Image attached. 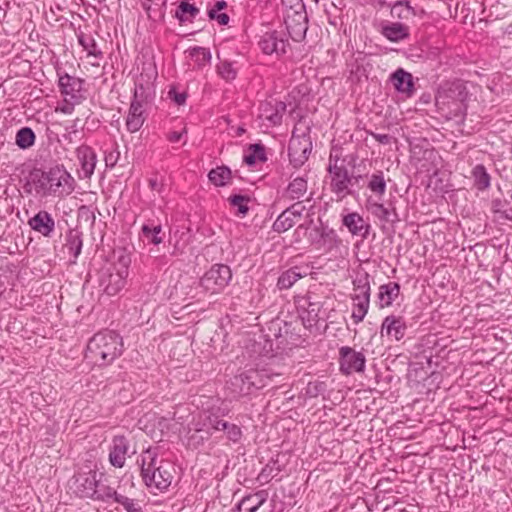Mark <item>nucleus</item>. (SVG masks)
<instances>
[{
	"label": "nucleus",
	"instance_id": "f257e3e1",
	"mask_svg": "<svg viewBox=\"0 0 512 512\" xmlns=\"http://www.w3.org/2000/svg\"><path fill=\"white\" fill-rule=\"evenodd\" d=\"M174 465L158 459L157 449L148 448L141 455V476L145 485L159 492L166 491L174 479Z\"/></svg>",
	"mask_w": 512,
	"mask_h": 512
},
{
	"label": "nucleus",
	"instance_id": "f03ea898",
	"mask_svg": "<svg viewBox=\"0 0 512 512\" xmlns=\"http://www.w3.org/2000/svg\"><path fill=\"white\" fill-rule=\"evenodd\" d=\"M123 352L122 337L111 330L96 333L88 342L86 357L95 364L104 366L112 363Z\"/></svg>",
	"mask_w": 512,
	"mask_h": 512
},
{
	"label": "nucleus",
	"instance_id": "7ed1b4c3",
	"mask_svg": "<svg viewBox=\"0 0 512 512\" xmlns=\"http://www.w3.org/2000/svg\"><path fill=\"white\" fill-rule=\"evenodd\" d=\"M128 268L129 262L122 258L101 270L100 286L107 295L114 296L124 288L129 273Z\"/></svg>",
	"mask_w": 512,
	"mask_h": 512
},
{
	"label": "nucleus",
	"instance_id": "20e7f679",
	"mask_svg": "<svg viewBox=\"0 0 512 512\" xmlns=\"http://www.w3.org/2000/svg\"><path fill=\"white\" fill-rule=\"evenodd\" d=\"M468 92L465 85L461 81L453 82L447 89L442 90L436 96V104L440 109H447L454 115L461 114L465 111Z\"/></svg>",
	"mask_w": 512,
	"mask_h": 512
},
{
	"label": "nucleus",
	"instance_id": "39448f33",
	"mask_svg": "<svg viewBox=\"0 0 512 512\" xmlns=\"http://www.w3.org/2000/svg\"><path fill=\"white\" fill-rule=\"evenodd\" d=\"M232 279L229 266L224 264L213 265L200 279L201 287L211 294L222 292Z\"/></svg>",
	"mask_w": 512,
	"mask_h": 512
},
{
	"label": "nucleus",
	"instance_id": "423d86ee",
	"mask_svg": "<svg viewBox=\"0 0 512 512\" xmlns=\"http://www.w3.org/2000/svg\"><path fill=\"white\" fill-rule=\"evenodd\" d=\"M265 386L261 374L253 369L235 375L229 382L228 388L235 397L248 395L253 389H260Z\"/></svg>",
	"mask_w": 512,
	"mask_h": 512
},
{
	"label": "nucleus",
	"instance_id": "0eeeda50",
	"mask_svg": "<svg viewBox=\"0 0 512 512\" xmlns=\"http://www.w3.org/2000/svg\"><path fill=\"white\" fill-rule=\"evenodd\" d=\"M355 290L359 291L353 296L352 319L355 324H359L365 318L370 304V284L368 274L353 281Z\"/></svg>",
	"mask_w": 512,
	"mask_h": 512
},
{
	"label": "nucleus",
	"instance_id": "6e6552de",
	"mask_svg": "<svg viewBox=\"0 0 512 512\" xmlns=\"http://www.w3.org/2000/svg\"><path fill=\"white\" fill-rule=\"evenodd\" d=\"M331 176V191L337 196L338 200L344 199L352 192L349 186L352 184V176L344 165H338L337 162L329 165Z\"/></svg>",
	"mask_w": 512,
	"mask_h": 512
},
{
	"label": "nucleus",
	"instance_id": "1a4fd4ad",
	"mask_svg": "<svg viewBox=\"0 0 512 512\" xmlns=\"http://www.w3.org/2000/svg\"><path fill=\"white\" fill-rule=\"evenodd\" d=\"M75 187L74 178L63 167L56 166L49 170V191L57 196L69 195Z\"/></svg>",
	"mask_w": 512,
	"mask_h": 512
},
{
	"label": "nucleus",
	"instance_id": "9d476101",
	"mask_svg": "<svg viewBox=\"0 0 512 512\" xmlns=\"http://www.w3.org/2000/svg\"><path fill=\"white\" fill-rule=\"evenodd\" d=\"M312 150L310 138L306 135L296 136L293 133L288 146L290 163L295 167H301L307 160Z\"/></svg>",
	"mask_w": 512,
	"mask_h": 512
},
{
	"label": "nucleus",
	"instance_id": "9b49d317",
	"mask_svg": "<svg viewBox=\"0 0 512 512\" xmlns=\"http://www.w3.org/2000/svg\"><path fill=\"white\" fill-rule=\"evenodd\" d=\"M340 370L345 375L354 372H363L365 369L366 357L362 352L355 351L353 348L344 346L339 350Z\"/></svg>",
	"mask_w": 512,
	"mask_h": 512
},
{
	"label": "nucleus",
	"instance_id": "f8f14e48",
	"mask_svg": "<svg viewBox=\"0 0 512 512\" xmlns=\"http://www.w3.org/2000/svg\"><path fill=\"white\" fill-rule=\"evenodd\" d=\"M283 15L284 23L290 37L296 42L302 41L305 38L308 29L306 9L294 12L290 11V13H285Z\"/></svg>",
	"mask_w": 512,
	"mask_h": 512
},
{
	"label": "nucleus",
	"instance_id": "ddd939ff",
	"mask_svg": "<svg viewBox=\"0 0 512 512\" xmlns=\"http://www.w3.org/2000/svg\"><path fill=\"white\" fill-rule=\"evenodd\" d=\"M97 484V472L89 470L88 472H79L71 480V489L81 498H92L95 494Z\"/></svg>",
	"mask_w": 512,
	"mask_h": 512
},
{
	"label": "nucleus",
	"instance_id": "4468645a",
	"mask_svg": "<svg viewBox=\"0 0 512 512\" xmlns=\"http://www.w3.org/2000/svg\"><path fill=\"white\" fill-rule=\"evenodd\" d=\"M23 189L27 194H35L36 196L50 195L49 171L33 170L30 172Z\"/></svg>",
	"mask_w": 512,
	"mask_h": 512
},
{
	"label": "nucleus",
	"instance_id": "2eb2a0df",
	"mask_svg": "<svg viewBox=\"0 0 512 512\" xmlns=\"http://www.w3.org/2000/svg\"><path fill=\"white\" fill-rule=\"evenodd\" d=\"M286 108V104L282 101L263 102L259 107V118L263 122H267V126L279 125L282 122Z\"/></svg>",
	"mask_w": 512,
	"mask_h": 512
},
{
	"label": "nucleus",
	"instance_id": "dca6fc26",
	"mask_svg": "<svg viewBox=\"0 0 512 512\" xmlns=\"http://www.w3.org/2000/svg\"><path fill=\"white\" fill-rule=\"evenodd\" d=\"M83 81L68 74L59 77V87L65 102L80 103Z\"/></svg>",
	"mask_w": 512,
	"mask_h": 512
},
{
	"label": "nucleus",
	"instance_id": "f3484780",
	"mask_svg": "<svg viewBox=\"0 0 512 512\" xmlns=\"http://www.w3.org/2000/svg\"><path fill=\"white\" fill-rule=\"evenodd\" d=\"M129 446V440L123 435H117L112 439L109 452V462L112 466L122 468L125 465Z\"/></svg>",
	"mask_w": 512,
	"mask_h": 512
},
{
	"label": "nucleus",
	"instance_id": "a211bd4d",
	"mask_svg": "<svg viewBox=\"0 0 512 512\" xmlns=\"http://www.w3.org/2000/svg\"><path fill=\"white\" fill-rule=\"evenodd\" d=\"M307 239L316 249L323 248L327 242H333L336 238L334 230L324 226L320 221L319 224L307 228Z\"/></svg>",
	"mask_w": 512,
	"mask_h": 512
},
{
	"label": "nucleus",
	"instance_id": "6ab92c4d",
	"mask_svg": "<svg viewBox=\"0 0 512 512\" xmlns=\"http://www.w3.org/2000/svg\"><path fill=\"white\" fill-rule=\"evenodd\" d=\"M259 46L265 54L276 53L279 55L286 52L287 40L277 31L266 32L261 36Z\"/></svg>",
	"mask_w": 512,
	"mask_h": 512
},
{
	"label": "nucleus",
	"instance_id": "aec40b11",
	"mask_svg": "<svg viewBox=\"0 0 512 512\" xmlns=\"http://www.w3.org/2000/svg\"><path fill=\"white\" fill-rule=\"evenodd\" d=\"M406 329L407 326L402 317L389 315L382 322L381 335H386L399 341L405 336Z\"/></svg>",
	"mask_w": 512,
	"mask_h": 512
},
{
	"label": "nucleus",
	"instance_id": "412c9836",
	"mask_svg": "<svg viewBox=\"0 0 512 512\" xmlns=\"http://www.w3.org/2000/svg\"><path fill=\"white\" fill-rule=\"evenodd\" d=\"M143 113V102L138 100L137 92H135L126 118V127L129 132L135 133L141 129L145 121Z\"/></svg>",
	"mask_w": 512,
	"mask_h": 512
},
{
	"label": "nucleus",
	"instance_id": "4be33fe9",
	"mask_svg": "<svg viewBox=\"0 0 512 512\" xmlns=\"http://www.w3.org/2000/svg\"><path fill=\"white\" fill-rule=\"evenodd\" d=\"M28 225L32 230L45 237L51 236L55 230V220L51 214L45 210L39 211L35 216L30 218Z\"/></svg>",
	"mask_w": 512,
	"mask_h": 512
},
{
	"label": "nucleus",
	"instance_id": "5701e85b",
	"mask_svg": "<svg viewBox=\"0 0 512 512\" xmlns=\"http://www.w3.org/2000/svg\"><path fill=\"white\" fill-rule=\"evenodd\" d=\"M342 223L353 236L366 239L369 235L370 224L365 222L363 217L357 212L348 213L343 216Z\"/></svg>",
	"mask_w": 512,
	"mask_h": 512
},
{
	"label": "nucleus",
	"instance_id": "b1692460",
	"mask_svg": "<svg viewBox=\"0 0 512 512\" xmlns=\"http://www.w3.org/2000/svg\"><path fill=\"white\" fill-rule=\"evenodd\" d=\"M76 155L81 165L83 178H90L95 170L97 156L94 150L87 145H81L76 149Z\"/></svg>",
	"mask_w": 512,
	"mask_h": 512
},
{
	"label": "nucleus",
	"instance_id": "393cba45",
	"mask_svg": "<svg viewBox=\"0 0 512 512\" xmlns=\"http://www.w3.org/2000/svg\"><path fill=\"white\" fill-rule=\"evenodd\" d=\"M391 82L394 88L404 94L406 97H411L414 93L413 77L409 72H406L402 68L397 69L391 75Z\"/></svg>",
	"mask_w": 512,
	"mask_h": 512
},
{
	"label": "nucleus",
	"instance_id": "a878e982",
	"mask_svg": "<svg viewBox=\"0 0 512 512\" xmlns=\"http://www.w3.org/2000/svg\"><path fill=\"white\" fill-rule=\"evenodd\" d=\"M308 274L307 267L294 266L282 272L277 281V287L280 290L291 288L294 283Z\"/></svg>",
	"mask_w": 512,
	"mask_h": 512
},
{
	"label": "nucleus",
	"instance_id": "bb28decb",
	"mask_svg": "<svg viewBox=\"0 0 512 512\" xmlns=\"http://www.w3.org/2000/svg\"><path fill=\"white\" fill-rule=\"evenodd\" d=\"M268 498L266 490L257 491L254 494L247 495L237 505L238 512H256Z\"/></svg>",
	"mask_w": 512,
	"mask_h": 512
},
{
	"label": "nucleus",
	"instance_id": "cd10ccee",
	"mask_svg": "<svg viewBox=\"0 0 512 512\" xmlns=\"http://www.w3.org/2000/svg\"><path fill=\"white\" fill-rule=\"evenodd\" d=\"M400 285L396 282H389L379 287L378 305L380 308L389 307L398 298Z\"/></svg>",
	"mask_w": 512,
	"mask_h": 512
},
{
	"label": "nucleus",
	"instance_id": "c85d7f7f",
	"mask_svg": "<svg viewBox=\"0 0 512 512\" xmlns=\"http://www.w3.org/2000/svg\"><path fill=\"white\" fill-rule=\"evenodd\" d=\"M320 303L311 302L309 299L301 305L300 317L305 327H313L319 319Z\"/></svg>",
	"mask_w": 512,
	"mask_h": 512
},
{
	"label": "nucleus",
	"instance_id": "c756f323",
	"mask_svg": "<svg viewBox=\"0 0 512 512\" xmlns=\"http://www.w3.org/2000/svg\"><path fill=\"white\" fill-rule=\"evenodd\" d=\"M307 189V178L305 176H297L288 184L284 196L290 200H299L304 197Z\"/></svg>",
	"mask_w": 512,
	"mask_h": 512
},
{
	"label": "nucleus",
	"instance_id": "7c9ffc66",
	"mask_svg": "<svg viewBox=\"0 0 512 512\" xmlns=\"http://www.w3.org/2000/svg\"><path fill=\"white\" fill-rule=\"evenodd\" d=\"M382 34L392 42H398L409 36L408 27L402 23L394 22L382 27Z\"/></svg>",
	"mask_w": 512,
	"mask_h": 512
},
{
	"label": "nucleus",
	"instance_id": "2f4dec72",
	"mask_svg": "<svg viewBox=\"0 0 512 512\" xmlns=\"http://www.w3.org/2000/svg\"><path fill=\"white\" fill-rule=\"evenodd\" d=\"M266 160L265 148L260 143L249 145V153L243 157V162L248 166H254L257 162H265Z\"/></svg>",
	"mask_w": 512,
	"mask_h": 512
},
{
	"label": "nucleus",
	"instance_id": "473e14b6",
	"mask_svg": "<svg viewBox=\"0 0 512 512\" xmlns=\"http://www.w3.org/2000/svg\"><path fill=\"white\" fill-rule=\"evenodd\" d=\"M199 12L200 10L194 4L182 1L175 12V17L181 23L186 21L191 22L194 18L197 17Z\"/></svg>",
	"mask_w": 512,
	"mask_h": 512
},
{
	"label": "nucleus",
	"instance_id": "72a5a7b5",
	"mask_svg": "<svg viewBox=\"0 0 512 512\" xmlns=\"http://www.w3.org/2000/svg\"><path fill=\"white\" fill-rule=\"evenodd\" d=\"M208 178L215 186H224L231 179V170L227 166H218L208 173Z\"/></svg>",
	"mask_w": 512,
	"mask_h": 512
},
{
	"label": "nucleus",
	"instance_id": "f704fd0d",
	"mask_svg": "<svg viewBox=\"0 0 512 512\" xmlns=\"http://www.w3.org/2000/svg\"><path fill=\"white\" fill-rule=\"evenodd\" d=\"M64 249H67L68 253L72 254L75 259L80 255L82 249V239L78 231L70 230L67 233Z\"/></svg>",
	"mask_w": 512,
	"mask_h": 512
},
{
	"label": "nucleus",
	"instance_id": "c9c22d12",
	"mask_svg": "<svg viewBox=\"0 0 512 512\" xmlns=\"http://www.w3.org/2000/svg\"><path fill=\"white\" fill-rule=\"evenodd\" d=\"M472 176L477 189L486 190L490 187V175L482 164H478L473 168Z\"/></svg>",
	"mask_w": 512,
	"mask_h": 512
},
{
	"label": "nucleus",
	"instance_id": "e433bc0d",
	"mask_svg": "<svg viewBox=\"0 0 512 512\" xmlns=\"http://www.w3.org/2000/svg\"><path fill=\"white\" fill-rule=\"evenodd\" d=\"M119 495L120 494H118L113 488H111L108 485L100 483V481L97 479V484L95 486V494L94 496H92L91 499L104 502H107L110 499L116 501V496Z\"/></svg>",
	"mask_w": 512,
	"mask_h": 512
},
{
	"label": "nucleus",
	"instance_id": "4c0bfd02",
	"mask_svg": "<svg viewBox=\"0 0 512 512\" xmlns=\"http://www.w3.org/2000/svg\"><path fill=\"white\" fill-rule=\"evenodd\" d=\"M78 42L87 51V56H92L95 58H102L103 53L98 49V45L94 38L87 35L78 36Z\"/></svg>",
	"mask_w": 512,
	"mask_h": 512
},
{
	"label": "nucleus",
	"instance_id": "58836bf2",
	"mask_svg": "<svg viewBox=\"0 0 512 512\" xmlns=\"http://www.w3.org/2000/svg\"><path fill=\"white\" fill-rule=\"evenodd\" d=\"M296 222V219L285 209L273 223V230L282 233L290 229Z\"/></svg>",
	"mask_w": 512,
	"mask_h": 512
},
{
	"label": "nucleus",
	"instance_id": "ea45409f",
	"mask_svg": "<svg viewBox=\"0 0 512 512\" xmlns=\"http://www.w3.org/2000/svg\"><path fill=\"white\" fill-rule=\"evenodd\" d=\"M35 142V134L29 127L21 128L16 134V144L21 149H27L31 147Z\"/></svg>",
	"mask_w": 512,
	"mask_h": 512
},
{
	"label": "nucleus",
	"instance_id": "a19ab883",
	"mask_svg": "<svg viewBox=\"0 0 512 512\" xmlns=\"http://www.w3.org/2000/svg\"><path fill=\"white\" fill-rule=\"evenodd\" d=\"M368 188L375 194L382 196L386 191V181L382 171H378L370 176Z\"/></svg>",
	"mask_w": 512,
	"mask_h": 512
},
{
	"label": "nucleus",
	"instance_id": "79ce46f5",
	"mask_svg": "<svg viewBox=\"0 0 512 512\" xmlns=\"http://www.w3.org/2000/svg\"><path fill=\"white\" fill-rule=\"evenodd\" d=\"M391 13L393 16L401 19H409L416 15L414 8L410 6L409 2L402 1L396 2L392 6Z\"/></svg>",
	"mask_w": 512,
	"mask_h": 512
},
{
	"label": "nucleus",
	"instance_id": "37998d69",
	"mask_svg": "<svg viewBox=\"0 0 512 512\" xmlns=\"http://www.w3.org/2000/svg\"><path fill=\"white\" fill-rule=\"evenodd\" d=\"M189 54L199 67L205 66L211 60L210 51L203 47H194L189 51Z\"/></svg>",
	"mask_w": 512,
	"mask_h": 512
},
{
	"label": "nucleus",
	"instance_id": "c03bdc74",
	"mask_svg": "<svg viewBox=\"0 0 512 512\" xmlns=\"http://www.w3.org/2000/svg\"><path fill=\"white\" fill-rule=\"evenodd\" d=\"M115 502L120 504L125 509L126 512H143L142 507L139 504V501L124 496L122 494L116 496Z\"/></svg>",
	"mask_w": 512,
	"mask_h": 512
},
{
	"label": "nucleus",
	"instance_id": "a18cd8bd",
	"mask_svg": "<svg viewBox=\"0 0 512 512\" xmlns=\"http://www.w3.org/2000/svg\"><path fill=\"white\" fill-rule=\"evenodd\" d=\"M229 202L233 207L238 209V212L242 215H245L249 208L247 203L249 202V197L244 195H232L229 197Z\"/></svg>",
	"mask_w": 512,
	"mask_h": 512
},
{
	"label": "nucleus",
	"instance_id": "49530a36",
	"mask_svg": "<svg viewBox=\"0 0 512 512\" xmlns=\"http://www.w3.org/2000/svg\"><path fill=\"white\" fill-rule=\"evenodd\" d=\"M218 73L226 81L234 80L237 75L236 69L233 67L232 63L228 61L220 62L218 65Z\"/></svg>",
	"mask_w": 512,
	"mask_h": 512
},
{
	"label": "nucleus",
	"instance_id": "de8ad7c7",
	"mask_svg": "<svg viewBox=\"0 0 512 512\" xmlns=\"http://www.w3.org/2000/svg\"><path fill=\"white\" fill-rule=\"evenodd\" d=\"M222 426L224 427L223 431L225 432L228 440L232 441L233 443H238L241 440L243 433L238 425L234 423H228L226 426Z\"/></svg>",
	"mask_w": 512,
	"mask_h": 512
},
{
	"label": "nucleus",
	"instance_id": "09e8293b",
	"mask_svg": "<svg viewBox=\"0 0 512 512\" xmlns=\"http://www.w3.org/2000/svg\"><path fill=\"white\" fill-rule=\"evenodd\" d=\"M372 213L377 218L385 222H394V219L391 218V212L388 208L384 207L383 204L373 203L371 205Z\"/></svg>",
	"mask_w": 512,
	"mask_h": 512
},
{
	"label": "nucleus",
	"instance_id": "8fccbe9b",
	"mask_svg": "<svg viewBox=\"0 0 512 512\" xmlns=\"http://www.w3.org/2000/svg\"><path fill=\"white\" fill-rule=\"evenodd\" d=\"M283 14L290 13V11H298L305 9V5L302 0H281Z\"/></svg>",
	"mask_w": 512,
	"mask_h": 512
},
{
	"label": "nucleus",
	"instance_id": "3c124183",
	"mask_svg": "<svg viewBox=\"0 0 512 512\" xmlns=\"http://www.w3.org/2000/svg\"><path fill=\"white\" fill-rule=\"evenodd\" d=\"M228 423L229 422L220 419L218 416H209L207 418L208 427L215 431H223L224 427L222 425L226 426Z\"/></svg>",
	"mask_w": 512,
	"mask_h": 512
},
{
	"label": "nucleus",
	"instance_id": "603ef678",
	"mask_svg": "<svg viewBox=\"0 0 512 512\" xmlns=\"http://www.w3.org/2000/svg\"><path fill=\"white\" fill-rule=\"evenodd\" d=\"M325 391V385L323 382L309 383L307 386V394L310 397H317Z\"/></svg>",
	"mask_w": 512,
	"mask_h": 512
},
{
	"label": "nucleus",
	"instance_id": "864d4df0",
	"mask_svg": "<svg viewBox=\"0 0 512 512\" xmlns=\"http://www.w3.org/2000/svg\"><path fill=\"white\" fill-rule=\"evenodd\" d=\"M119 157H120V152L118 150V147H115L111 151L106 152L105 159H104L106 166L111 167V168L114 167L117 164Z\"/></svg>",
	"mask_w": 512,
	"mask_h": 512
},
{
	"label": "nucleus",
	"instance_id": "5fc2aeb1",
	"mask_svg": "<svg viewBox=\"0 0 512 512\" xmlns=\"http://www.w3.org/2000/svg\"><path fill=\"white\" fill-rule=\"evenodd\" d=\"M286 210L290 213L292 217L295 219L300 218L302 213L305 210V206L301 201H298L294 204H292L290 207L286 208Z\"/></svg>",
	"mask_w": 512,
	"mask_h": 512
},
{
	"label": "nucleus",
	"instance_id": "6e6d98bb",
	"mask_svg": "<svg viewBox=\"0 0 512 512\" xmlns=\"http://www.w3.org/2000/svg\"><path fill=\"white\" fill-rule=\"evenodd\" d=\"M186 133L187 131L185 128L182 131H172L167 134V139L171 143H177L182 139L183 135Z\"/></svg>",
	"mask_w": 512,
	"mask_h": 512
},
{
	"label": "nucleus",
	"instance_id": "4d7b16f0",
	"mask_svg": "<svg viewBox=\"0 0 512 512\" xmlns=\"http://www.w3.org/2000/svg\"><path fill=\"white\" fill-rule=\"evenodd\" d=\"M169 96L173 98L174 102L178 105H183L186 101L185 93H178L175 90L169 91Z\"/></svg>",
	"mask_w": 512,
	"mask_h": 512
},
{
	"label": "nucleus",
	"instance_id": "13d9d810",
	"mask_svg": "<svg viewBox=\"0 0 512 512\" xmlns=\"http://www.w3.org/2000/svg\"><path fill=\"white\" fill-rule=\"evenodd\" d=\"M371 135L376 141L384 145L390 144L392 140V137L388 134L372 133Z\"/></svg>",
	"mask_w": 512,
	"mask_h": 512
},
{
	"label": "nucleus",
	"instance_id": "bf43d9fd",
	"mask_svg": "<svg viewBox=\"0 0 512 512\" xmlns=\"http://www.w3.org/2000/svg\"><path fill=\"white\" fill-rule=\"evenodd\" d=\"M161 230H162L161 225H155L153 227H150L148 224H144L142 226V233L153 232L155 235L159 236V233L161 232Z\"/></svg>",
	"mask_w": 512,
	"mask_h": 512
},
{
	"label": "nucleus",
	"instance_id": "052dcab7",
	"mask_svg": "<svg viewBox=\"0 0 512 512\" xmlns=\"http://www.w3.org/2000/svg\"><path fill=\"white\" fill-rule=\"evenodd\" d=\"M142 234L144 238L148 240V242L153 243L154 245H158L162 242V238L160 236L155 235L153 232Z\"/></svg>",
	"mask_w": 512,
	"mask_h": 512
},
{
	"label": "nucleus",
	"instance_id": "680f3d73",
	"mask_svg": "<svg viewBox=\"0 0 512 512\" xmlns=\"http://www.w3.org/2000/svg\"><path fill=\"white\" fill-rule=\"evenodd\" d=\"M77 103H72V102H65V105H63L60 110L61 112H63L64 114H71L74 110V106L76 105Z\"/></svg>",
	"mask_w": 512,
	"mask_h": 512
},
{
	"label": "nucleus",
	"instance_id": "e2e57ef3",
	"mask_svg": "<svg viewBox=\"0 0 512 512\" xmlns=\"http://www.w3.org/2000/svg\"><path fill=\"white\" fill-rule=\"evenodd\" d=\"M229 16L226 14V13H220L217 17H216V21L220 24V25H227L229 23Z\"/></svg>",
	"mask_w": 512,
	"mask_h": 512
},
{
	"label": "nucleus",
	"instance_id": "0e129e2a",
	"mask_svg": "<svg viewBox=\"0 0 512 512\" xmlns=\"http://www.w3.org/2000/svg\"><path fill=\"white\" fill-rule=\"evenodd\" d=\"M215 10L221 11L227 7V3L224 0L217 1L214 6Z\"/></svg>",
	"mask_w": 512,
	"mask_h": 512
},
{
	"label": "nucleus",
	"instance_id": "69168bd1",
	"mask_svg": "<svg viewBox=\"0 0 512 512\" xmlns=\"http://www.w3.org/2000/svg\"><path fill=\"white\" fill-rule=\"evenodd\" d=\"M149 186L152 190H159L160 184L158 183L157 178H151L149 180Z\"/></svg>",
	"mask_w": 512,
	"mask_h": 512
},
{
	"label": "nucleus",
	"instance_id": "338daca9",
	"mask_svg": "<svg viewBox=\"0 0 512 512\" xmlns=\"http://www.w3.org/2000/svg\"><path fill=\"white\" fill-rule=\"evenodd\" d=\"M218 12H219L218 10H215V8L212 7L211 9L208 10V17L211 20H216V17L220 14Z\"/></svg>",
	"mask_w": 512,
	"mask_h": 512
},
{
	"label": "nucleus",
	"instance_id": "774afa93",
	"mask_svg": "<svg viewBox=\"0 0 512 512\" xmlns=\"http://www.w3.org/2000/svg\"><path fill=\"white\" fill-rule=\"evenodd\" d=\"M501 214L505 219L512 220V209L501 212Z\"/></svg>",
	"mask_w": 512,
	"mask_h": 512
}]
</instances>
